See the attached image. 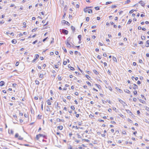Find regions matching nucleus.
Listing matches in <instances>:
<instances>
[{
	"label": "nucleus",
	"mask_w": 149,
	"mask_h": 149,
	"mask_svg": "<svg viewBox=\"0 0 149 149\" xmlns=\"http://www.w3.org/2000/svg\"><path fill=\"white\" fill-rule=\"evenodd\" d=\"M82 141H84V142H90V141L88 139H83L82 140Z\"/></svg>",
	"instance_id": "27"
},
{
	"label": "nucleus",
	"mask_w": 149,
	"mask_h": 149,
	"mask_svg": "<svg viewBox=\"0 0 149 149\" xmlns=\"http://www.w3.org/2000/svg\"><path fill=\"white\" fill-rule=\"evenodd\" d=\"M39 77L40 78H42L43 79L44 77V75L43 74H40L39 76Z\"/></svg>",
	"instance_id": "19"
},
{
	"label": "nucleus",
	"mask_w": 149,
	"mask_h": 149,
	"mask_svg": "<svg viewBox=\"0 0 149 149\" xmlns=\"http://www.w3.org/2000/svg\"><path fill=\"white\" fill-rule=\"evenodd\" d=\"M85 77H86V78H87L88 80H90V79L91 78V77L88 74H86L85 75Z\"/></svg>",
	"instance_id": "28"
},
{
	"label": "nucleus",
	"mask_w": 149,
	"mask_h": 149,
	"mask_svg": "<svg viewBox=\"0 0 149 149\" xmlns=\"http://www.w3.org/2000/svg\"><path fill=\"white\" fill-rule=\"evenodd\" d=\"M39 55L38 54H35V58L32 60V62L33 63L35 62L36 60L39 57Z\"/></svg>",
	"instance_id": "7"
},
{
	"label": "nucleus",
	"mask_w": 149,
	"mask_h": 149,
	"mask_svg": "<svg viewBox=\"0 0 149 149\" xmlns=\"http://www.w3.org/2000/svg\"><path fill=\"white\" fill-rule=\"evenodd\" d=\"M130 0H127L124 3H125V4H127L129 3L130 2Z\"/></svg>",
	"instance_id": "33"
},
{
	"label": "nucleus",
	"mask_w": 149,
	"mask_h": 149,
	"mask_svg": "<svg viewBox=\"0 0 149 149\" xmlns=\"http://www.w3.org/2000/svg\"><path fill=\"white\" fill-rule=\"evenodd\" d=\"M91 8V7H86L84 9V11L85 13L88 12V13H93L92 10L91 9H89V8Z\"/></svg>",
	"instance_id": "3"
},
{
	"label": "nucleus",
	"mask_w": 149,
	"mask_h": 149,
	"mask_svg": "<svg viewBox=\"0 0 149 149\" xmlns=\"http://www.w3.org/2000/svg\"><path fill=\"white\" fill-rule=\"evenodd\" d=\"M69 65H68V67L70 69V70H74V68L73 67H71V65H70V66H69Z\"/></svg>",
	"instance_id": "23"
},
{
	"label": "nucleus",
	"mask_w": 149,
	"mask_h": 149,
	"mask_svg": "<svg viewBox=\"0 0 149 149\" xmlns=\"http://www.w3.org/2000/svg\"><path fill=\"white\" fill-rule=\"evenodd\" d=\"M81 37H82V36L81 35H79L78 36V39H79V41H81Z\"/></svg>",
	"instance_id": "24"
},
{
	"label": "nucleus",
	"mask_w": 149,
	"mask_h": 149,
	"mask_svg": "<svg viewBox=\"0 0 149 149\" xmlns=\"http://www.w3.org/2000/svg\"><path fill=\"white\" fill-rule=\"evenodd\" d=\"M89 20V18L88 17H87L86 18V20L87 22H88Z\"/></svg>",
	"instance_id": "50"
},
{
	"label": "nucleus",
	"mask_w": 149,
	"mask_h": 149,
	"mask_svg": "<svg viewBox=\"0 0 149 149\" xmlns=\"http://www.w3.org/2000/svg\"><path fill=\"white\" fill-rule=\"evenodd\" d=\"M133 93L135 95H137V91H133Z\"/></svg>",
	"instance_id": "40"
},
{
	"label": "nucleus",
	"mask_w": 149,
	"mask_h": 149,
	"mask_svg": "<svg viewBox=\"0 0 149 149\" xmlns=\"http://www.w3.org/2000/svg\"><path fill=\"white\" fill-rule=\"evenodd\" d=\"M146 46L147 47H149V40H148L146 41Z\"/></svg>",
	"instance_id": "21"
},
{
	"label": "nucleus",
	"mask_w": 149,
	"mask_h": 149,
	"mask_svg": "<svg viewBox=\"0 0 149 149\" xmlns=\"http://www.w3.org/2000/svg\"><path fill=\"white\" fill-rule=\"evenodd\" d=\"M41 137L45 138L46 137V135L44 134H39L36 135V138L37 140H38Z\"/></svg>",
	"instance_id": "4"
},
{
	"label": "nucleus",
	"mask_w": 149,
	"mask_h": 149,
	"mask_svg": "<svg viewBox=\"0 0 149 149\" xmlns=\"http://www.w3.org/2000/svg\"><path fill=\"white\" fill-rule=\"evenodd\" d=\"M15 137L19 140L22 141L24 139V138L19 135L18 133H16L15 134Z\"/></svg>",
	"instance_id": "2"
},
{
	"label": "nucleus",
	"mask_w": 149,
	"mask_h": 149,
	"mask_svg": "<svg viewBox=\"0 0 149 149\" xmlns=\"http://www.w3.org/2000/svg\"><path fill=\"white\" fill-rule=\"evenodd\" d=\"M140 16L142 17H144L145 16V13H143V14H141Z\"/></svg>",
	"instance_id": "41"
},
{
	"label": "nucleus",
	"mask_w": 149,
	"mask_h": 149,
	"mask_svg": "<svg viewBox=\"0 0 149 149\" xmlns=\"http://www.w3.org/2000/svg\"><path fill=\"white\" fill-rule=\"evenodd\" d=\"M42 117V115H38L37 116V118L39 119H41V117Z\"/></svg>",
	"instance_id": "34"
},
{
	"label": "nucleus",
	"mask_w": 149,
	"mask_h": 149,
	"mask_svg": "<svg viewBox=\"0 0 149 149\" xmlns=\"http://www.w3.org/2000/svg\"><path fill=\"white\" fill-rule=\"evenodd\" d=\"M38 41V40H36L35 41H33V43L32 44L33 45L35 44L36 42H37Z\"/></svg>",
	"instance_id": "42"
},
{
	"label": "nucleus",
	"mask_w": 149,
	"mask_h": 149,
	"mask_svg": "<svg viewBox=\"0 0 149 149\" xmlns=\"http://www.w3.org/2000/svg\"><path fill=\"white\" fill-rule=\"evenodd\" d=\"M39 14H41L42 15H43V16L45 15L44 12H40V13Z\"/></svg>",
	"instance_id": "55"
},
{
	"label": "nucleus",
	"mask_w": 149,
	"mask_h": 149,
	"mask_svg": "<svg viewBox=\"0 0 149 149\" xmlns=\"http://www.w3.org/2000/svg\"><path fill=\"white\" fill-rule=\"evenodd\" d=\"M63 21L65 22L64 23L68 25V26H69L70 25V24L67 21H65V20H63Z\"/></svg>",
	"instance_id": "29"
},
{
	"label": "nucleus",
	"mask_w": 149,
	"mask_h": 149,
	"mask_svg": "<svg viewBox=\"0 0 149 149\" xmlns=\"http://www.w3.org/2000/svg\"><path fill=\"white\" fill-rule=\"evenodd\" d=\"M75 142L77 143H80L81 144L82 143H81V141L80 140H75Z\"/></svg>",
	"instance_id": "35"
},
{
	"label": "nucleus",
	"mask_w": 149,
	"mask_h": 149,
	"mask_svg": "<svg viewBox=\"0 0 149 149\" xmlns=\"http://www.w3.org/2000/svg\"><path fill=\"white\" fill-rule=\"evenodd\" d=\"M146 109L147 111H149V108L148 107H146L145 108Z\"/></svg>",
	"instance_id": "62"
},
{
	"label": "nucleus",
	"mask_w": 149,
	"mask_h": 149,
	"mask_svg": "<svg viewBox=\"0 0 149 149\" xmlns=\"http://www.w3.org/2000/svg\"><path fill=\"white\" fill-rule=\"evenodd\" d=\"M95 8L96 10H99L100 9V8L98 6L95 7Z\"/></svg>",
	"instance_id": "54"
},
{
	"label": "nucleus",
	"mask_w": 149,
	"mask_h": 149,
	"mask_svg": "<svg viewBox=\"0 0 149 149\" xmlns=\"http://www.w3.org/2000/svg\"><path fill=\"white\" fill-rule=\"evenodd\" d=\"M9 134H14V131L13 130H11L10 131H9Z\"/></svg>",
	"instance_id": "25"
},
{
	"label": "nucleus",
	"mask_w": 149,
	"mask_h": 149,
	"mask_svg": "<svg viewBox=\"0 0 149 149\" xmlns=\"http://www.w3.org/2000/svg\"><path fill=\"white\" fill-rule=\"evenodd\" d=\"M97 58L99 59H100L101 58V57L100 55H98L97 56Z\"/></svg>",
	"instance_id": "56"
},
{
	"label": "nucleus",
	"mask_w": 149,
	"mask_h": 149,
	"mask_svg": "<svg viewBox=\"0 0 149 149\" xmlns=\"http://www.w3.org/2000/svg\"><path fill=\"white\" fill-rule=\"evenodd\" d=\"M53 100V99L52 97H51L50 99H48L46 101L47 104L49 105H51L52 102Z\"/></svg>",
	"instance_id": "5"
},
{
	"label": "nucleus",
	"mask_w": 149,
	"mask_h": 149,
	"mask_svg": "<svg viewBox=\"0 0 149 149\" xmlns=\"http://www.w3.org/2000/svg\"><path fill=\"white\" fill-rule=\"evenodd\" d=\"M23 8L22 6H21V7L19 8V10H23Z\"/></svg>",
	"instance_id": "63"
},
{
	"label": "nucleus",
	"mask_w": 149,
	"mask_h": 149,
	"mask_svg": "<svg viewBox=\"0 0 149 149\" xmlns=\"http://www.w3.org/2000/svg\"><path fill=\"white\" fill-rule=\"evenodd\" d=\"M119 102L122 104L123 105H127V104H126V103L123 101V100H122L119 99L118 100Z\"/></svg>",
	"instance_id": "9"
},
{
	"label": "nucleus",
	"mask_w": 149,
	"mask_h": 149,
	"mask_svg": "<svg viewBox=\"0 0 149 149\" xmlns=\"http://www.w3.org/2000/svg\"><path fill=\"white\" fill-rule=\"evenodd\" d=\"M19 64V63L18 62H16L15 64V66H18Z\"/></svg>",
	"instance_id": "58"
},
{
	"label": "nucleus",
	"mask_w": 149,
	"mask_h": 149,
	"mask_svg": "<svg viewBox=\"0 0 149 149\" xmlns=\"http://www.w3.org/2000/svg\"><path fill=\"white\" fill-rule=\"evenodd\" d=\"M112 3V2H111V1L107 2L106 3L105 5H107V4H110V3Z\"/></svg>",
	"instance_id": "46"
},
{
	"label": "nucleus",
	"mask_w": 149,
	"mask_h": 149,
	"mask_svg": "<svg viewBox=\"0 0 149 149\" xmlns=\"http://www.w3.org/2000/svg\"><path fill=\"white\" fill-rule=\"evenodd\" d=\"M133 101L134 102H136V101L137 100L136 98L135 97L133 98Z\"/></svg>",
	"instance_id": "57"
},
{
	"label": "nucleus",
	"mask_w": 149,
	"mask_h": 149,
	"mask_svg": "<svg viewBox=\"0 0 149 149\" xmlns=\"http://www.w3.org/2000/svg\"><path fill=\"white\" fill-rule=\"evenodd\" d=\"M17 41L15 39H13L11 41V42L13 44H15L17 43Z\"/></svg>",
	"instance_id": "15"
},
{
	"label": "nucleus",
	"mask_w": 149,
	"mask_h": 149,
	"mask_svg": "<svg viewBox=\"0 0 149 149\" xmlns=\"http://www.w3.org/2000/svg\"><path fill=\"white\" fill-rule=\"evenodd\" d=\"M141 38L142 40H145V38H145V36H142L141 37Z\"/></svg>",
	"instance_id": "61"
},
{
	"label": "nucleus",
	"mask_w": 149,
	"mask_h": 149,
	"mask_svg": "<svg viewBox=\"0 0 149 149\" xmlns=\"http://www.w3.org/2000/svg\"><path fill=\"white\" fill-rule=\"evenodd\" d=\"M66 45L67 47H69L70 46V44L68 42H67L66 43Z\"/></svg>",
	"instance_id": "38"
},
{
	"label": "nucleus",
	"mask_w": 149,
	"mask_h": 149,
	"mask_svg": "<svg viewBox=\"0 0 149 149\" xmlns=\"http://www.w3.org/2000/svg\"><path fill=\"white\" fill-rule=\"evenodd\" d=\"M57 128L60 130H61L63 129V126L62 125H59L57 127Z\"/></svg>",
	"instance_id": "14"
},
{
	"label": "nucleus",
	"mask_w": 149,
	"mask_h": 149,
	"mask_svg": "<svg viewBox=\"0 0 149 149\" xmlns=\"http://www.w3.org/2000/svg\"><path fill=\"white\" fill-rule=\"evenodd\" d=\"M67 149H72V147L70 146H69Z\"/></svg>",
	"instance_id": "64"
},
{
	"label": "nucleus",
	"mask_w": 149,
	"mask_h": 149,
	"mask_svg": "<svg viewBox=\"0 0 149 149\" xmlns=\"http://www.w3.org/2000/svg\"><path fill=\"white\" fill-rule=\"evenodd\" d=\"M52 40L51 42V43H53L54 42V38H52Z\"/></svg>",
	"instance_id": "48"
},
{
	"label": "nucleus",
	"mask_w": 149,
	"mask_h": 149,
	"mask_svg": "<svg viewBox=\"0 0 149 149\" xmlns=\"http://www.w3.org/2000/svg\"><path fill=\"white\" fill-rule=\"evenodd\" d=\"M132 20L131 19H129L128 21V22H127V24H130L132 22Z\"/></svg>",
	"instance_id": "36"
},
{
	"label": "nucleus",
	"mask_w": 149,
	"mask_h": 149,
	"mask_svg": "<svg viewBox=\"0 0 149 149\" xmlns=\"http://www.w3.org/2000/svg\"><path fill=\"white\" fill-rule=\"evenodd\" d=\"M23 26L24 28H26V23L25 22H24L23 23Z\"/></svg>",
	"instance_id": "26"
},
{
	"label": "nucleus",
	"mask_w": 149,
	"mask_h": 149,
	"mask_svg": "<svg viewBox=\"0 0 149 149\" xmlns=\"http://www.w3.org/2000/svg\"><path fill=\"white\" fill-rule=\"evenodd\" d=\"M139 3H140L141 5L143 7H144L145 5V3L142 1H140Z\"/></svg>",
	"instance_id": "10"
},
{
	"label": "nucleus",
	"mask_w": 149,
	"mask_h": 149,
	"mask_svg": "<svg viewBox=\"0 0 149 149\" xmlns=\"http://www.w3.org/2000/svg\"><path fill=\"white\" fill-rule=\"evenodd\" d=\"M62 48L65 53H66L67 52V51L64 47H63Z\"/></svg>",
	"instance_id": "32"
},
{
	"label": "nucleus",
	"mask_w": 149,
	"mask_h": 149,
	"mask_svg": "<svg viewBox=\"0 0 149 149\" xmlns=\"http://www.w3.org/2000/svg\"><path fill=\"white\" fill-rule=\"evenodd\" d=\"M139 100L140 102L142 103L143 104H146V102L144 100H142L141 99H139Z\"/></svg>",
	"instance_id": "11"
},
{
	"label": "nucleus",
	"mask_w": 149,
	"mask_h": 149,
	"mask_svg": "<svg viewBox=\"0 0 149 149\" xmlns=\"http://www.w3.org/2000/svg\"><path fill=\"white\" fill-rule=\"evenodd\" d=\"M123 134L126 135L127 134V131L125 130H123L122 132Z\"/></svg>",
	"instance_id": "17"
},
{
	"label": "nucleus",
	"mask_w": 149,
	"mask_h": 149,
	"mask_svg": "<svg viewBox=\"0 0 149 149\" xmlns=\"http://www.w3.org/2000/svg\"><path fill=\"white\" fill-rule=\"evenodd\" d=\"M70 108H71L72 109V110H75V107H74V106H72V105L71 106V107H70Z\"/></svg>",
	"instance_id": "39"
},
{
	"label": "nucleus",
	"mask_w": 149,
	"mask_h": 149,
	"mask_svg": "<svg viewBox=\"0 0 149 149\" xmlns=\"http://www.w3.org/2000/svg\"><path fill=\"white\" fill-rule=\"evenodd\" d=\"M134 10L133 9L132 10H130L129 12V13L130 14H132V13L134 12Z\"/></svg>",
	"instance_id": "45"
},
{
	"label": "nucleus",
	"mask_w": 149,
	"mask_h": 149,
	"mask_svg": "<svg viewBox=\"0 0 149 149\" xmlns=\"http://www.w3.org/2000/svg\"><path fill=\"white\" fill-rule=\"evenodd\" d=\"M93 90L94 91H96V92H98V90L95 89V88H93Z\"/></svg>",
	"instance_id": "60"
},
{
	"label": "nucleus",
	"mask_w": 149,
	"mask_h": 149,
	"mask_svg": "<svg viewBox=\"0 0 149 149\" xmlns=\"http://www.w3.org/2000/svg\"><path fill=\"white\" fill-rule=\"evenodd\" d=\"M67 61H63V64L64 65H66V64H67Z\"/></svg>",
	"instance_id": "52"
},
{
	"label": "nucleus",
	"mask_w": 149,
	"mask_h": 149,
	"mask_svg": "<svg viewBox=\"0 0 149 149\" xmlns=\"http://www.w3.org/2000/svg\"><path fill=\"white\" fill-rule=\"evenodd\" d=\"M89 116L90 117L92 118L94 117V115L92 114H91L89 115Z\"/></svg>",
	"instance_id": "53"
},
{
	"label": "nucleus",
	"mask_w": 149,
	"mask_h": 149,
	"mask_svg": "<svg viewBox=\"0 0 149 149\" xmlns=\"http://www.w3.org/2000/svg\"><path fill=\"white\" fill-rule=\"evenodd\" d=\"M95 85L99 89H101L102 87L100 85L96 84Z\"/></svg>",
	"instance_id": "13"
},
{
	"label": "nucleus",
	"mask_w": 149,
	"mask_h": 149,
	"mask_svg": "<svg viewBox=\"0 0 149 149\" xmlns=\"http://www.w3.org/2000/svg\"><path fill=\"white\" fill-rule=\"evenodd\" d=\"M111 123H112V124H116V122L115 121H111Z\"/></svg>",
	"instance_id": "59"
},
{
	"label": "nucleus",
	"mask_w": 149,
	"mask_h": 149,
	"mask_svg": "<svg viewBox=\"0 0 149 149\" xmlns=\"http://www.w3.org/2000/svg\"><path fill=\"white\" fill-rule=\"evenodd\" d=\"M38 28H35L31 30V32H35L37 30Z\"/></svg>",
	"instance_id": "20"
},
{
	"label": "nucleus",
	"mask_w": 149,
	"mask_h": 149,
	"mask_svg": "<svg viewBox=\"0 0 149 149\" xmlns=\"http://www.w3.org/2000/svg\"><path fill=\"white\" fill-rule=\"evenodd\" d=\"M61 62L60 61H58L56 64L54 65V68H55L58 69L59 67L61 65Z\"/></svg>",
	"instance_id": "6"
},
{
	"label": "nucleus",
	"mask_w": 149,
	"mask_h": 149,
	"mask_svg": "<svg viewBox=\"0 0 149 149\" xmlns=\"http://www.w3.org/2000/svg\"><path fill=\"white\" fill-rule=\"evenodd\" d=\"M127 120L130 123H132L133 122V121L130 118H128Z\"/></svg>",
	"instance_id": "49"
},
{
	"label": "nucleus",
	"mask_w": 149,
	"mask_h": 149,
	"mask_svg": "<svg viewBox=\"0 0 149 149\" xmlns=\"http://www.w3.org/2000/svg\"><path fill=\"white\" fill-rule=\"evenodd\" d=\"M126 111L128 113L130 114L131 115H132L133 114L129 110H128V109L126 110Z\"/></svg>",
	"instance_id": "18"
},
{
	"label": "nucleus",
	"mask_w": 149,
	"mask_h": 149,
	"mask_svg": "<svg viewBox=\"0 0 149 149\" xmlns=\"http://www.w3.org/2000/svg\"><path fill=\"white\" fill-rule=\"evenodd\" d=\"M72 127L74 129L73 131L76 133L78 136H79V134L82 136L83 135L84 130V128L79 127L77 126H73Z\"/></svg>",
	"instance_id": "1"
},
{
	"label": "nucleus",
	"mask_w": 149,
	"mask_h": 149,
	"mask_svg": "<svg viewBox=\"0 0 149 149\" xmlns=\"http://www.w3.org/2000/svg\"><path fill=\"white\" fill-rule=\"evenodd\" d=\"M62 33L63 34L67 35L68 33V31L65 29H62Z\"/></svg>",
	"instance_id": "8"
},
{
	"label": "nucleus",
	"mask_w": 149,
	"mask_h": 149,
	"mask_svg": "<svg viewBox=\"0 0 149 149\" xmlns=\"http://www.w3.org/2000/svg\"><path fill=\"white\" fill-rule=\"evenodd\" d=\"M23 35V34L22 33H19L18 34V36L19 37H21Z\"/></svg>",
	"instance_id": "43"
},
{
	"label": "nucleus",
	"mask_w": 149,
	"mask_h": 149,
	"mask_svg": "<svg viewBox=\"0 0 149 149\" xmlns=\"http://www.w3.org/2000/svg\"><path fill=\"white\" fill-rule=\"evenodd\" d=\"M86 83L88 86H92L91 84L89 81H86Z\"/></svg>",
	"instance_id": "22"
},
{
	"label": "nucleus",
	"mask_w": 149,
	"mask_h": 149,
	"mask_svg": "<svg viewBox=\"0 0 149 149\" xmlns=\"http://www.w3.org/2000/svg\"><path fill=\"white\" fill-rule=\"evenodd\" d=\"M35 83L36 84L39 85V84H40V82L38 80H36L35 81Z\"/></svg>",
	"instance_id": "31"
},
{
	"label": "nucleus",
	"mask_w": 149,
	"mask_h": 149,
	"mask_svg": "<svg viewBox=\"0 0 149 149\" xmlns=\"http://www.w3.org/2000/svg\"><path fill=\"white\" fill-rule=\"evenodd\" d=\"M83 87L84 89H88V88L87 86L86 85L83 86Z\"/></svg>",
	"instance_id": "44"
},
{
	"label": "nucleus",
	"mask_w": 149,
	"mask_h": 149,
	"mask_svg": "<svg viewBox=\"0 0 149 149\" xmlns=\"http://www.w3.org/2000/svg\"><path fill=\"white\" fill-rule=\"evenodd\" d=\"M4 82L3 81H1L0 82V86H2L4 85Z\"/></svg>",
	"instance_id": "16"
},
{
	"label": "nucleus",
	"mask_w": 149,
	"mask_h": 149,
	"mask_svg": "<svg viewBox=\"0 0 149 149\" xmlns=\"http://www.w3.org/2000/svg\"><path fill=\"white\" fill-rule=\"evenodd\" d=\"M125 92L129 94H130L131 93L130 91L128 90H126Z\"/></svg>",
	"instance_id": "47"
},
{
	"label": "nucleus",
	"mask_w": 149,
	"mask_h": 149,
	"mask_svg": "<svg viewBox=\"0 0 149 149\" xmlns=\"http://www.w3.org/2000/svg\"><path fill=\"white\" fill-rule=\"evenodd\" d=\"M113 60L114 61H115L116 62H117V60L116 57H113Z\"/></svg>",
	"instance_id": "37"
},
{
	"label": "nucleus",
	"mask_w": 149,
	"mask_h": 149,
	"mask_svg": "<svg viewBox=\"0 0 149 149\" xmlns=\"http://www.w3.org/2000/svg\"><path fill=\"white\" fill-rule=\"evenodd\" d=\"M93 72L95 73L96 74H98V72L96 70H93Z\"/></svg>",
	"instance_id": "51"
},
{
	"label": "nucleus",
	"mask_w": 149,
	"mask_h": 149,
	"mask_svg": "<svg viewBox=\"0 0 149 149\" xmlns=\"http://www.w3.org/2000/svg\"><path fill=\"white\" fill-rule=\"evenodd\" d=\"M57 78H58V79L59 81H61L62 80V78L61 76H60L59 75H58V77Z\"/></svg>",
	"instance_id": "30"
},
{
	"label": "nucleus",
	"mask_w": 149,
	"mask_h": 149,
	"mask_svg": "<svg viewBox=\"0 0 149 149\" xmlns=\"http://www.w3.org/2000/svg\"><path fill=\"white\" fill-rule=\"evenodd\" d=\"M133 88L135 90L136 89H138V87L135 84H133Z\"/></svg>",
	"instance_id": "12"
}]
</instances>
